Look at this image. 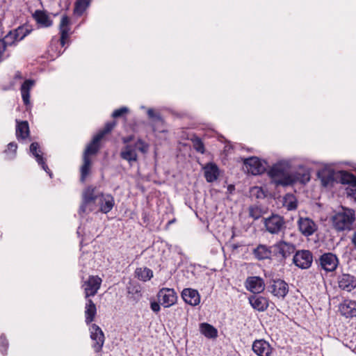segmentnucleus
Here are the masks:
<instances>
[{
    "instance_id": "1",
    "label": "nucleus",
    "mask_w": 356,
    "mask_h": 356,
    "mask_svg": "<svg viewBox=\"0 0 356 356\" xmlns=\"http://www.w3.org/2000/svg\"><path fill=\"white\" fill-rule=\"evenodd\" d=\"M356 220L355 212L352 209L342 207L331 218L333 228L337 232H350L353 229Z\"/></svg>"
},
{
    "instance_id": "2",
    "label": "nucleus",
    "mask_w": 356,
    "mask_h": 356,
    "mask_svg": "<svg viewBox=\"0 0 356 356\" xmlns=\"http://www.w3.org/2000/svg\"><path fill=\"white\" fill-rule=\"evenodd\" d=\"M149 149V145L141 138H138L134 145H124L120 153V158L127 161L131 166L134 162L138 161L137 150L143 154H146Z\"/></svg>"
},
{
    "instance_id": "3",
    "label": "nucleus",
    "mask_w": 356,
    "mask_h": 356,
    "mask_svg": "<svg viewBox=\"0 0 356 356\" xmlns=\"http://www.w3.org/2000/svg\"><path fill=\"white\" fill-rule=\"evenodd\" d=\"M70 24L71 22L70 17L65 15H63L59 25L60 38L59 40H52L49 49V52H56V56H60L65 51V49L61 50V49L65 46L66 40L69 37Z\"/></svg>"
},
{
    "instance_id": "4",
    "label": "nucleus",
    "mask_w": 356,
    "mask_h": 356,
    "mask_svg": "<svg viewBox=\"0 0 356 356\" xmlns=\"http://www.w3.org/2000/svg\"><path fill=\"white\" fill-rule=\"evenodd\" d=\"M310 178L309 170L303 166H300L297 170L289 173V176L286 177L280 183L282 184V186L293 185L296 183L305 184L309 181Z\"/></svg>"
},
{
    "instance_id": "5",
    "label": "nucleus",
    "mask_w": 356,
    "mask_h": 356,
    "mask_svg": "<svg viewBox=\"0 0 356 356\" xmlns=\"http://www.w3.org/2000/svg\"><path fill=\"white\" fill-rule=\"evenodd\" d=\"M273 257L278 259L280 262H284L285 260L293 254L296 251L294 244L281 240L272 245Z\"/></svg>"
},
{
    "instance_id": "6",
    "label": "nucleus",
    "mask_w": 356,
    "mask_h": 356,
    "mask_svg": "<svg viewBox=\"0 0 356 356\" xmlns=\"http://www.w3.org/2000/svg\"><path fill=\"white\" fill-rule=\"evenodd\" d=\"M289 164L284 161L275 163L268 170V175L272 179V182L276 186H282L280 182L286 177L289 176L288 172Z\"/></svg>"
},
{
    "instance_id": "7",
    "label": "nucleus",
    "mask_w": 356,
    "mask_h": 356,
    "mask_svg": "<svg viewBox=\"0 0 356 356\" xmlns=\"http://www.w3.org/2000/svg\"><path fill=\"white\" fill-rule=\"evenodd\" d=\"M264 224L266 231L272 234H277L286 229L284 217L277 214H272L268 218H264Z\"/></svg>"
},
{
    "instance_id": "8",
    "label": "nucleus",
    "mask_w": 356,
    "mask_h": 356,
    "mask_svg": "<svg viewBox=\"0 0 356 356\" xmlns=\"http://www.w3.org/2000/svg\"><path fill=\"white\" fill-rule=\"evenodd\" d=\"M337 179L339 183L348 185L346 189L348 196L356 199V176L349 172L341 170L338 172Z\"/></svg>"
},
{
    "instance_id": "9",
    "label": "nucleus",
    "mask_w": 356,
    "mask_h": 356,
    "mask_svg": "<svg viewBox=\"0 0 356 356\" xmlns=\"http://www.w3.org/2000/svg\"><path fill=\"white\" fill-rule=\"evenodd\" d=\"M19 42L13 30L10 31L3 38H0V63L10 57L7 52L8 47L15 46Z\"/></svg>"
},
{
    "instance_id": "10",
    "label": "nucleus",
    "mask_w": 356,
    "mask_h": 356,
    "mask_svg": "<svg viewBox=\"0 0 356 356\" xmlns=\"http://www.w3.org/2000/svg\"><path fill=\"white\" fill-rule=\"evenodd\" d=\"M316 264L326 272H333L339 265L338 257L332 252H325L320 256Z\"/></svg>"
},
{
    "instance_id": "11",
    "label": "nucleus",
    "mask_w": 356,
    "mask_h": 356,
    "mask_svg": "<svg viewBox=\"0 0 356 356\" xmlns=\"http://www.w3.org/2000/svg\"><path fill=\"white\" fill-rule=\"evenodd\" d=\"M293 264L301 269H308L313 262V254L308 250H297L293 257Z\"/></svg>"
},
{
    "instance_id": "12",
    "label": "nucleus",
    "mask_w": 356,
    "mask_h": 356,
    "mask_svg": "<svg viewBox=\"0 0 356 356\" xmlns=\"http://www.w3.org/2000/svg\"><path fill=\"white\" fill-rule=\"evenodd\" d=\"M90 337L93 341L92 347L96 353L102 351L104 341V334L101 327L97 324H92L90 327Z\"/></svg>"
},
{
    "instance_id": "13",
    "label": "nucleus",
    "mask_w": 356,
    "mask_h": 356,
    "mask_svg": "<svg viewBox=\"0 0 356 356\" xmlns=\"http://www.w3.org/2000/svg\"><path fill=\"white\" fill-rule=\"evenodd\" d=\"M268 291L278 298L284 299L289 293L288 284L281 279H273L268 286Z\"/></svg>"
},
{
    "instance_id": "14",
    "label": "nucleus",
    "mask_w": 356,
    "mask_h": 356,
    "mask_svg": "<svg viewBox=\"0 0 356 356\" xmlns=\"http://www.w3.org/2000/svg\"><path fill=\"white\" fill-rule=\"evenodd\" d=\"M157 298L161 305L170 307L177 302V295L173 289L162 288L159 291Z\"/></svg>"
},
{
    "instance_id": "15",
    "label": "nucleus",
    "mask_w": 356,
    "mask_h": 356,
    "mask_svg": "<svg viewBox=\"0 0 356 356\" xmlns=\"http://www.w3.org/2000/svg\"><path fill=\"white\" fill-rule=\"evenodd\" d=\"M247 171L253 175H261L265 172L266 168L261 161L257 156H251L243 161Z\"/></svg>"
},
{
    "instance_id": "16",
    "label": "nucleus",
    "mask_w": 356,
    "mask_h": 356,
    "mask_svg": "<svg viewBox=\"0 0 356 356\" xmlns=\"http://www.w3.org/2000/svg\"><path fill=\"white\" fill-rule=\"evenodd\" d=\"M338 287L347 292H350L356 288V277L349 273H341L337 276Z\"/></svg>"
},
{
    "instance_id": "17",
    "label": "nucleus",
    "mask_w": 356,
    "mask_h": 356,
    "mask_svg": "<svg viewBox=\"0 0 356 356\" xmlns=\"http://www.w3.org/2000/svg\"><path fill=\"white\" fill-rule=\"evenodd\" d=\"M102 282V279L97 275L89 276L88 280L86 281L83 284L86 299L96 295L101 286Z\"/></svg>"
},
{
    "instance_id": "18",
    "label": "nucleus",
    "mask_w": 356,
    "mask_h": 356,
    "mask_svg": "<svg viewBox=\"0 0 356 356\" xmlns=\"http://www.w3.org/2000/svg\"><path fill=\"white\" fill-rule=\"evenodd\" d=\"M30 152L35 159L38 165L41 166V168L49 175L50 177H52V172L49 168L42 156V152L39 143L37 142L32 143L30 145Z\"/></svg>"
},
{
    "instance_id": "19",
    "label": "nucleus",
    "mask_w": 356,
    "mask_h": 356,
    "mask_svg": "<svg viewBox=\"0 0 356 356\" xmlns=\"http://www.w3.org/2000/svg\"><path fill=\"white\" fill-rule=\"evenodd\" d=\"M245 286L248 291L254 294L260 293L265 289L264 281L259 276L248 277L245 280Z\"/></svg>"
},
{
    "instance_id": "20",
    "label": "nucleus",
    "mask_w": 356,
    "mask_h": 356,
    "mask_svg": "<svg viewBox=\"0 0 356 356\" xmlns=\"http://www.w3.org/2000/svg\"><path fill=\"white\" fill-rule=\"evenodd\" d=\"M298 225L300 232L305 236H312L318 229V225L309 218H300Z\"/></svg>"
},
{
    "instance_id": "21",
    "label": "nucleus",
    "mask_w": 356,
    "mask_h": 356,
    "mask_svg": "<svg viewBox=\"0 0 356 356\" xmlns=\"http://www.w3.org/2000/svg\"><path fill=\"white\" fill-rule=\"evenodd\" d=\"M252 350L257 356H271L273 352L270 344L264 339L255 340L252 343Z\"/></svg>"
},
{
    "instance_id": "22",
    "label": "nucleus",
    "mask_w": 356,
    "mask_h": 356,
    "mask_svg": "<svg viewBox=\"0 0 356 356\" xmlns=\"http://www.w3.org/2000/svg\"><path fill=\"white\" fill-rule=\"evenodd\" d=\"M248 300L252 308L259 312L266 311L269 306L268 298L258 294L250 296Z\"/></svg>"
},
{
    "instance_id": "23",
    "label": "nucleus",
    "mask_w": 356,
    "mask_h": 356,
    "mask_svg": "<svg viewBox=\"0 0 356 356\" xmlns=\"http://www.w3.org/2000/svg\"><path fill=\"white\" fill-rule=\"evenodd\" d=\"M99 211L108 213L115 206L114 197L111 194L100 193L99 197Z\"/></svg>"
},
{
    "instance_id": "24",
    "label": "nucleus",
    "mask_w": 356,
    "mask_h": 356,
    "mask_svg": "<svg viewBox=\"0 0 356 356\" xmlns=\"http://www.w3.org/2000/svg\"><path fill=\"white\" fill-rule=\"evenodd\" d=\"M339 308L341 314L346 318L356 316V301L355 300H344L339 305Z\"/></svg>"
},
{
    "instance_id": "25",
    "label": "nucleus",
    "mask_w": 356,
    "mask_h": 356,
    "mask_svg": "<svg viewBox=\"0 0 356 356\" xmlns=\"http://www.w3.org/2000/svg\"><path fill=\"white\" fill-rule=\"evenodd\" d=\"M181 297L186 303L192 306H196L200 302V296L195 289H184L181 292Z\"/></svg>"
},
{
    "instance_id": "26",
    "label": "nucleus",
    "mask_w": 356,
    "mask_h": 356,
    "mask_svg": "<svg viewBox=\"0 0 356 356\" xmlns=\"http://www.w3.org/2000/svg\"><path fill=\"white\" fill-rule=\"evenodd\" d=\"M204 169V177L207 182L212 183L218 178L220 171L218 165L212 162L207 163Z\"/></svg>"
},
{
    "instance_id": "27",
    "label": "nucleus",
    "mask_w": 356,
    "mask_h": 356,
    "mask_svg": "<svg viewBox=\"0 0 356 356\" xmlns=\"http://www.w3.org/2000/svg\"><path fill=\"white\" fill-rule=\"evenodd\" d=\"M271 250H273L272 246L259 244L253 250L252 253L257 259L261 261L270 259L273 256V252Z\"/></svg>"
},
{
    "instance_id": "28",
    "label": "nucleus",
    "mask_w": 356,
    "mask_h": 356,
    "mask_svg": "<svg viewBox=\"0 0 356 356\" xmlns=\"http://www.w3.org/2000/svg\"><path fill=\"white\" fill-rule=\"evenodd\" d=\"M33 17L40 27L48 28L53 24V21L44 10H36L33 14Z\"/></svg>"
},
{
    "instance_id": "29",
    "label": "nucleus",
    "mask_w": 356,
    "mask_h": 356,
    "mask_svg": "<svg viewBox=\"0 0 356 356\" xmlns=\"http://www.w3.org/2000/svg\"><path fill=\"white\" fill-rule=\"evenodd\" d=\"M85 306V322L87 325L90 324L95 319L97 314V307L94 302L90 299H86Z\"/></svg>"
},
{
    "instance_id": "30",
    "label": "nucleus",
    "mask_w": 356,
    "mask_h": 356,
    "mask_svg": "<svg viewBox=\"0 0 356 356\" xmlns=\"http://www.w3.org/2000/svg\"><path fill=\"white\" fill-rule=\"evenodd\" d=\"M102 140L101 136L97 134L93 137L91 142L86 147L83 156H89L95 155L100 149V142Z\"/></svg>"
},
{
    "instance_id": "31",
    "label": "nucleus",
    "mask_w": 356,
    "mask_h": 356,
    "mask_svg": "<svg viewBox=\"0 0 356 356\" xmlns=\"http://www.w3.org/2000/svg\"><path fill=\"white\" fill-rule=\"evenodd\" d=\"M16 137L18 140H24L29 136L30 131L27 121L16 120Z\"/></svg>"
},
{
    "instance_id": "32",
    "label": "nucleus",
    "mask_w": 356,
    "mask_h": 356,
    "mask_svg": "<svg viewBox=\"0 0 356 356\" xmlns=\"http://www.w3.org/2000/svg\"><path fill=\"white\" fill-rule=\"evenodd\" d=\"M318 177L321 181V184L324 187L332 185L335 179L334 172L332 170H323L318 172Z\"/></svg>"
},
{
    "instance_id": "33",
    "label": "nucleus",
    "mask_w": 356,
    "mask_h": 356,
    "mask_svg": "<svg viewBox=\"0 0 356 356\" xmlns=\"http://www.w3.org/2000/svg\"><path fill=\"white\" fill-rule=\"evenodd\" d=\"M127 293L129 299L138 302L142 297L141 287L138 284L129 283L127 286Z\"/></svg>"
},
{
    "instance_id": "34",
    "label": "nucleus",
    "mask_w": 356,
    "mask_h": 356,
    "mask_svg": "<svg viewBox=\"0 0 356 356\" xmlns=\"http://www.w3.org/2000/svg\"><path fill=\"white\" fill-rule=\"evenodd\" d=\"M34 85V81L26 79L24 81L21 86L22 97L24 104H29L30 89Z\"/></svg>"
},
{
    "instance_id": "35",
    "label": "nucleus",
    "mask_w": 356,
    "mask_h": 356,
    "mask_svg": "<svg viewBox=\"0 0 356 356\" xmlns=\"http://www.w3.org/2000/svg\"><path fill=\"white\" fill-rule=\"evenodd\" d=\"M200 332L202 334H204L206 337L209 339H214L218 337V330L213 325L207 323H202L200 325Z\"/></svg>"
},
{
    "instance_id": "36",
    "label": "nucleus",
    "mask_w": 356,
    "mask_h": 356,
    "mask_svg": "<svg viewBox=\"0 0 356 356\" xmlns=\"http://www.w3.org/2000/svg\"><path fill=\"white\" fill-rule=\"evenodd\" d=\"M135 276L139 280L147 282L153 277V271L147 267L137 268L135 270Z\"/></svg>"
},
{
    "instance_id": "37",
    "label": "nucleus",
    "mask_w": 356,
    "mask_h": 356,
    "mask_svg": "<svg viewBox=\"0 0 356 356\" xmlns=\"http://www.w3.org/2000/svg\"><path fill=\"white\" fill-rule=\"evenodd\" d=\"M91 167V159L89 156H83V165L81 167L80 181L84 182L90 174Z\"/></svg>"
},
{
    "instance_id": "38",
    "label": "nucleus",
    "mask_w": 356,
    "mask_h": 356,
    "mask_svg": "<svg viewBox=\"0 0 356 356\" xmlns=\"http://www.w3.org/2000/svg\"><path fill=\"white\" fill-rule=\"evenodd\" d=\"M96 187L92 186H88L83 192V199L86 202H93L99 197V195L95 193Z\"/></svg>"
},
{
    "instance_id": "39",
    "label": "nucleus",
    "mask_w": 356,
    "mask_h": 356,
    "mask_svg": "<svg viewBox=\"0 0 356 356\" xmlns=\"http://www.w3.org/2000/svg\"><path fill=\"white\" fill-rule=\"evenodd\" d=\"M147 115H148L149 118L152 120V122H153L152 129L154 131H156V124H163L164 122L163 119L162 118L160 113H156L154 111V109H152V108H149L147 110Z\"/></svg>"
},
{
    "instance_id": "40",
    "label": "nucleus",
    "mask_w": 356,
    "mask_h": 356,
    "mask_svg": "<svg viewBox=\"0 0 356 356\" xmlns=\"http://www.w3.org/2000/svg\"><path fill=\"white\" fill-rule=\"evenodd\" d=\"M91 0H76L74 3V12L76 15L81 16L89 6Z\"/></svg>"
},
{
    "instance_id": "41",
    "label": "nucleus",
    "mask_w": 356,
    "mask_h": 356,
    "mask_svg": "<svg viewBox=\"0 0 356 356\" xmlns=\"http://www.w3.org/2000/svg\"><path fill=\"white\" fill-rule=\"evenodd\" d=\"M116 124L117 122L115 120L106 122L104 128L99 130L97 135L100 136L101 138L102 139L104 137V136L112 131V130L114 129Z\"/></svg>"
},
{
    "instance_id": "42",
    "label": "nucleus",
    "mask_w": 356,
    "mask_h": 356,
    "mask_svg": "<svg viewBox=\"0 0 356 356\" xmlns=\"http://www.w3.org/2000/svg\"><path fill=\"white\" fill-rule=\"evenodd\" d=\"M191 141L193 143V147L196 152L200 154H204V144L200 138H199L198 136H194L193 138H191Z\"/></svg>"
},
{
    "instance_id": "43",
    "label": "nucleus",
    "mask_w": 356,
    "mask_h": 356,
    "mask_svg": "<svg viewBox=\"0 0 356 356\" xmlns=\"http://www.w3.org/2000/svg\"><path fill=\"white\" fill-rule=\"evenodd\" d=\"M13 31L17 36L19 41L22 40L31 32V30L29 29L26 26H20Z\"/></svg>"
},
{
    "instance_id": "44",
    "label": "nucleus",
    "mask_w": 356,
    "mask_h": 356,
    "mask_svg": "<svg viewBox=\"0 0 356 356\" xmlns=\"http://www.w3.org/2000/svg\"><path fill=\"white\" fill-rule=\"evenodd\" d=\"M8 348V341L6 336L3 334L0 336V352L3 355H7Z\"/></svg>"
},
{
    "instance_id": "45",
    "label": "nucleus",
    "mask_w": 356,
    "mask_h": 356,
    "mask_svg": "<svg viewBox=\"0 0 356 356\" xmlns=\"http://www.w3.org/2000/svg\"><path fill=\"white\" fill-rule=\"evenodd\" d=\"M262 215L261 209L258 207H252L250 208V216L254 220L259 219Z\"/></svg>"
},
{
    "instance_id": "46",
    "label": "nucleus",
    "mask_w": 356,
    "mask_h": 356,
    "mask_svg": "<svg viewBox=\"0 0 356 356\" xmlns=\"http://www.w3.org/2000/svg\"><path fill=\"white\" fill-rule=\"evenodd\" d=\"M128 112L129 109L127 107L123 106L115 110L112 113V117L113 118L123 117L125 114L128 113Z\"/></svg>"
},
{
    "instance_id": "47",
    "label": "nucleus",
    "mask_w": 356,
    "mask_h": 356,
    "mask_svg": "<svg viewBox=\"0 0 356 356\" xmlns=\"http://www.w3.org/2000/svg\"><path fill=\"white\" fill-rule=\"evenodd\" d=\"M8 149L5 150V153H7L8 151H12L13 156H15L17 149V145L15 142H11L8 145Z\"/></svg>"
},
{
    "instance_id": "48",
    "label": "nucleus",
    "mask_w": 356,
    "mask_h": 356,
    "mask_svg": "<svg viewBox=\"0 0 356 356\" xmlns=\"http://www.w3.org/2000/svg\"><path fill=\"white\" fill-rule=\"evenodd\" d=\"M150 307H151L152 310L156 313L159 312L161 309L159 302H155V301L151 302Z\"/></svg>"
},
{
    "instance_id": "49",
    "label": "nucleus",
    "mask_w": 356,
    "mask_h": 356,
    "mask_svg": "<svg viewBox=\"0 0 356 356\" xmlns=\"http://www.w3.org/2000/svg\"><path fill=\"white\" fill-rule=\"evenodd\" d=\"M90 202H86V200L83 199L82 203L79 207V213H84L87 212V206Z\"/></svg>"
},
{
    "instance_id": "50",
    "label": "nucleus",
    "mask_w": 356,
    "mask_h": 356,
    "mask_svg": "<svg viewBox=\"0 0 356 356\" xmlns=\"http://www.w3.org/2000/svg\"><path fill=\"white\" fill-rule=\"evenodd\" d=\"M134 138V135H130V136H126V137H124L122 138V143L126 145H130L129 143L131 142Z\"/></svg>"
},
{
    "instance_id": "51",
    "label": "nucleus",
    "mask_w": 356,
    "mask_h": 356,
    "mask_svg": "<svg viewBox=\"0 0 356 356\" xmlns=\"http://www.w3.org/2000/svg\"><path fill=\"white\" fill-rule=\"evenodd\" d=\"M297 207V203L296 202H291L288 205V209L289 210L296 209Z\"/></svg>"
},
{
    "instance_id": "52",
    "label": "nucleus",
    "mask_w": 356,
    "mask_h": 356,
    "mask_svg": "<svg viewBox=\"0 0 356 356\" xmlns=\"http://www.w3.org/2000/svg\"><path fill=\"white\" fill-rule=\"evenodd\" d=\"M351 241H352V243L353 244V245L356 248V231L355 232V233L353 235V237L351 238Z\"/></svg>"
},
{
    "instance_id": "53",
    "label": "nucleus",
    "mask_w": 356,
    "mask_h": 356,
    "mask_svg": "<svg viewBox=\"0 0 356 356\" xmlns=\"http://www.w3.org/2000/svg\"><path fill=\"white\" fill-rule=\"evenodd\" d=\"M234 186H233V185L228 186V191H229L230 193L232 192V190H234Z\"/></svg>"
},
{
    "instance_id": "54",
    "label": "nucleus",
    "mask_w": 356,
    "mask_h": 356,
    "mask_svg": "<svg viewBox=\"0 0 356 356\" xmlns=\"http://www.w3.org/2000/svg\"><path fill=\"white\" fill-rule=\"evenodd\" d=\"M175 221V219H173L172 220H169L167 225H169L173 223Z\"/></svg>"
}]
</instances>
